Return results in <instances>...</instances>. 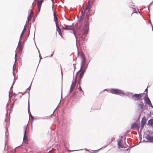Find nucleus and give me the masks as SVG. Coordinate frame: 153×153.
Returning a JSON list of instances; mask_svg holds the SVG:
<instances>
[{
  "instance_id": "f257e3e1",
  "label": "nucleus",
  "mask_w": 153,
  "mask_h": 153,
  "mask_svg": "<svg viewBox=\"0 0 153 153\" xmlns=\"http://www.w3.org/2000/svg\"><path fill=\"white\" fill-rule=\"evenodd\" d=\"M82 7L84 9V11H82L81 15L78 17V21L80 22L83 19L84 21H89V17L94 14V10L91 9L89 1H88L85 9L83 7Z\"/></svg>"
},
{
  "instance_id": "f03ea898",
  "label": "nucleus",
  "mask_w": 153,
  "mask_h": 153,
  "mask_svg": "<svg viewBox=\"0 0 153 153\" xmlns=\"http://www.w3.org/2000/svg\"><path fill=\"white\" fill-rule=\"evenodd\" d=\"M85 72L84 70H83L81 71H80V70L76 74V77H77V78L78 76L79 75V78L78 79L77 81L78 82V84L79 85V87L80 88V89L81 90L82 89L80 86V82L81 81V79L82 78Z\"/></svg>"
},
{
  "instance_id": "7ed1b4c3",
  "label": "nucleus",
  "mask_w": 153,
  "mask_h": 153,
  "mask_svg": "<svg viewBox=\"0 0 153 153\" xmlns=\"http://www.w3.org/2000/svg\"><path fill=\"white\" fill-rule=\"evenodd\" d=\"M84 24L85 25L82 30L83 34H87L88 31L89 21H84Z\"/></svg>"
},
{
  "instance_id": "20e7f679",
  "label": "nucleus",
  "mask_w": 153,
  "mask_h": 153,
  "mask_svg": "<svg viewBox=\"0 0 153 153\" xmlns=\"http://www.w3.org/2000/svg\"><path fill=\"white\" fill-rule=\"evenodd\" d=\"M143 96L142 94H136L132 95V98L135 101L141 100V97Z\"/></svg>"
},
{
  "instance_id": "39448f33",
  "label": "nucleus",
  "mask_w": 153,
  "mask_h": 153,
  "mask_svg": "<svg viewBox=\"0 0 153 153\" xmlns=\"http://www.w3.org/2000/svg\"><path fill=\"white\" fill-rule=\"evenodd\" d=\"M110 91L112 94L117 95L124 94L122 91L116 89H112L110 90Z\"/></svg>"
},
{
  "instance_id": "423d86ee",
  "label": "nucleus",
  "mask_w": 153,
  "mask_h": 153,
  "mask_svg": "<svg viewBox=\"0 0 153 153\" xmlns=\"http://www.w3.org/2000/svg\"><path fill=\"white\" fill-rule=\"evenodd\" d=\"M23 46L24 42H22L20 41H19L17 47V49L19 53H21L23 50Z\"/></svg>"
},
{
  "instance_id": "0eeeda50",
  "label": "nucleus",
  "mask_w": 153,
  "mask_h": 153,
  "mask_svg": "<svg viewBox=\"0 0 153 153\" xmlns=\"http://www.w3.org/2000/svg\"><path fill=\"white\" fill-rule=\"evenodd\" d=\"M146 120L145 118L144 117H143L142 119V121H141V130L143 128L144 126L145 125L146 123Z\"/></svg>"
},
{
  "instance_id": "6e6552de",
  "label": "nucleus",
  "mask_w": 153,
  "mask_h": 153,
  "mask_svg": "<svg viewBox=\"0 0 153 153\" xmlns=\"http://www.w3.org/2000/svg\"><path fill=\"white\" fill-rule=\"evenodd\" d=\"M25 129L24 135L23 137V142L27 144L28 143V140L26 136V128H25Z\"/></svg>"
},
{
  "instance_id": "1a4fd4ad",
  "label": "nucleus",
  "mask_w": 153,
  "mask_h": 153,
  "mask_svg": "<svg viewBox=\"0 0 153 153\" xmlns=\"http://www.w3.org/2000/svg\"><path fill=\"white\" fill-rule=\"evenodd\" d=\"M43 1L40 0V1L39 0L37 1V3L38 4V11L39 12H40V10L41 7V5L42 4Z\"/></svg>"
},
{
  "instance_id": "9d476101",
  "label": "nucleus",
  "mask_w": 153,
  "mask_h": 153,
  "mask_svg": "<svg viewBox=\"0 0 153 153\" xmlns=\"http://www.w3.org/2000/svg\"><path fill=\"white\" fill-rule=\"evenodd\" d=\"M146 139L148 140V142L153 143V136L147 135L146 136Z\"/></svg>"
},
{
  "instance_id": "9b49d317",
  "label": "nucleus",
  "mask_w": 153,
  "mask_h": 153,
  "mask_svg": "<svg viewBox=\"0 0 153 153\" xmlns=\"http://www.w3.org/2000/svg\"><path fill=\"white\" fill-rule=\"evenodd\" d=\"M139 127L136 123H135L133 124L131 126V129H136L137 130H139Z\"/></svg>"
},
{
  "instance_id": "f8f14e48",
  "label": "nucleus",
  "mask_w": 153,
  "mask_h": 153,
  "mask_svg": "<svg viewBox=\"0 0 153 153\" xmlns=\"http://www.w3.org/2000/svg\"><path fill=\"white\" fill-rule=\"evenodd\" d=\"M77 81V77H76L74 81L73 82L71 87V89H73L76 85Z\"/></svg>"
},
{
  "instance_id": "ddd939ff",
  "label": "nucleus",
  "mask_w": 153,
  "mask_h": 153,
  "mask_svg": "<svg viewBox=\"0 0 153 153\" xmlns=\"http://www.w3.org/2000/svg\"><path fill=\"white\" fill-rule=\"evenodd\" d=\"M144 99L147 104L149 105L151 104L150 101L147 95L144 97Z\"/></svg>"
},
{
  "instance_id": "4468645a",
  "label": "nucleus",
  "mask_w": 153,
  "mask_h": 153,
  "mask_svg": "<svg viewBox=\"0 0 153 153\" xmlns=\"http://www.w3.org/2000/svg\"><path fill=\"white\" fill-rule=\"evenodd\" d=\"M117 144L119 148H125L126 147H125L121 144V140H119L118 141Z\"/></svg>"
},
{
  "instance_id": "2eb2a0df",
  "label": "nucleus",
  "mask_w": 153,
  "mask_h": 153,
  "mask_svg": "<svg viewBox=\"0 0 153 153\" xmlns=\"http://www.w3.org/2000/svg\"><path fill=\"white\" fill-rule=\"evenodd\" d=\"M63 28L65 30H72L73 29V27L71 25L65 26L63 27Z\"/></svg>"
},
{
  "instance_id": "dca6fc26",
  "label": "nucleus",
  "mask_w": 153,
  "mask_h": 153,
  "mask_svg": "<svg viewBox=\"0 0 153 153\" xmlns=\"http://www.w3.org/2000/svg\"><path fill=\"white\" fill-rule=\"evenodd\" d=\"M144 104L142 102L138 105V108L139 109H141L143 107Z\"/></svg>"
},
{
  "instance_id": "f3484780",
  "label": "nucleus",
  "mask_w": 153,
  "mask_h": 153,
  "mask_svg": "<svg viewBox=\"0 0 153 153\" xmlns=\"http://www.w3.org/2000/svg\"><path fill=\"white\" fill-rule=\"evenodd\" d=\"M148 124L149 125L152 126L153 125V119L149 120L148 122Z\"/></svg>"
},
{
  "instance_id": "a211bd4d",
  "label": "nucleus",
  "mask_w": 153,
  "mask_h": 153,
  "mask_svg": "<svg viewBox=\"0 0 153 153\" xmlns=\"http://www.w3.org/2000/svg\"><path fill=\"white\" fill-rule=\"evenodd\" d=\"M26 28L25 27H24V30L21 34V36H22L24 35V33L26 31Z\"/></svg>"
},
{
  "instance_id": "6ab92c4d",
  "label": "nucleus",
  "mask_w": 153,
  "mask_h": 153,
  "mask_svg": "<svg viewBox=\"0 0 153 153\" xmlns=\"http://www.w3.org/2000/svg\"><path fill=\"white\" fill-rule=\"evenodd\" d=\"M56 27H57V31L61 30V29H60V28L59 27L58 24H56Z\"/></svg>"
},
{
  "instance_id": "aec40b11",
  "label": "nucleus",
  "mask_w": 153,
  "mask_h": 153,
  "mask_svg": "<svg viewBox=\"0 0 153 153\" xmlns=\"http://www.w3.org/2000/svg\"><path fill=\"white\" fill-rule=\"evenodd\" d=\"M31 19V16L30 15L29 16L28 18V21L29 22L30 21Z\"/></svg>"
},
{
  "instance_id": "412c9836",
  "label": "nucleus",
  "mask_w": 153,
  "mask_h": 153,
  "mask_svg": "<svg viewBox=\"0 0 153 153\" xmlns=\"http://www.w3.org/2000/svg\"><path fill=\"white\" fill-rule=\"evenodd\" d=\"M59 33V34L62 36V34L61 32V30H58V31Z\"/></svg>"
},
{
  "instance_id": "4be33fe9",
  "label": "nucleus",
  "mask_w": 153,
  "mask_h": 153,
  "mask_svg": "<svg viewBox=\"0 0 153 153\" xmlns=\"http://www.w3.org/2000/svg\"><path fill=\"white\" fill-rule=\"evenodd\" d=\"M54 150L53 149L51 150L48 153H52L53 151Z\"/></svg>"
},
{
  "instance_id": "5701e85b",
  "label": "nucleus",
  "mask_w": 153,
  "mask_h": 153,
  "mask_svg": "<svg viewBox=\"0 0 153 153\" xmlns=\"http://www.w3.org/2000/svg\"><path fill=\"white\" fill-rule=\"evenodd\" d=\"M16 68V66L15 64H14L13 67V70H15Z\"/></svg>"
},
{
  "instance_id": "b1692460",
  "label": "nucleus",
  "mask_w": 153,
  "mask_h": 153,
  "mask_svg": "<svg viewBox=\"0 0 153 153\" xmlns=\"http://www.w3.org/2000/svg\"><path fill=\"white\" fill-rule=\"evenodd\" d=\"M145 91H146V96L147 95V91H148V89L147 88H146L145 90Z\"/></svg>"
},
{
  "instance_id": "393cba45",
  "label": "nucleus",
  "mask_w": 153,
  "mask_h": 153,
  "mask_svg": "<svg viewBox=\"0 0 153 153\" xmlns=\"http://www.w3.org/2000/svg\"><path fill=\"white\" fill-rule=\"evenodd\" d=\"M33 13V12L32 10H30V15L32 13Z\"/></svg>"
},
{
  "instance_id": "a878e982",
  "label": "nucleus",
  "mask_w": 153,
  "mask_h": 153,
  "mask_svg": "<svg viewBox=\"0 0 153 153\" xmlns=\"http://www.w3.org/2000/svg\"><path fill=\"white\" fill-rule=\"evenodd\" d=\"M16 56H17V55L16 54L15 56V61H16Z\"/></svg>"
},
{
  "instance_id": "bb28decb",
  "label": "nucleus",
  "mask_w": 153,
  "mask_h": 153,
  "mask_svg": "<svg viewBox=\"0 0 153 153\" xmlns=\"http://www.w3.org/2000/svg\"><path fill=\"white\" fill-rule=\"evenodd\" d=\"M74 33L75 35L76 36V32L74 31Z\"/></svg>"
},
{
  "instance_id": "cd10ccee",
  "label": "nucleus",
  "mask_w": 153,
  "mask_h": 153,
  "mask_svg": "<svg viewBox=\"0 0 153 153\" xmlns=\"http://www.w3.org/2000/svg\"><path fill=\"white\" fill-rule=\"evenodd\" d=\"M57 19L56 18V20H57Z\"/></svg>"
},
{
  "instance_id": "c85d7f7f",
  "label": "nucleus",
  "mask_w": 153,
  "mask_h": 153,
  "mask_svg": "<svg viewBox=\"0 0 153 153\" xmlns=\"http://www.w3.org/2000/svg\"><path fill=\"white\" fill-rule=\"evenodd\" d=\"M82 65L81 66V67H82Z\"/></svg>"
},
{
  "instance_id": "c756f323",
  "label": "nucleus",
  "mask_w": 153,
  "mask_h": 153,
  "mask_svg": "<svg viewBox=\"0 0 153 153\" xmlns=\"http://www.w3.org/2000/svg\"><path fill=\"white\" fill-rule=\"evenodd\" d=\"M52 0V1H53V0Z\"/></svg>"
}]
</instances>
